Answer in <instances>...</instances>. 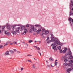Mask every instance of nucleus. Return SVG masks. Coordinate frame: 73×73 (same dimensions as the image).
Instances as JSON below:
<instances>
[{
    "instance_id": "f257e3e1",
    "label": "nucleus",
    "mask_w": 73,
    "mask_h": 73,
    "mask_svg": "<svg viewBox=\"0 0 73 73\" xmlns=\"http://www.w3.org/2000/svg\"><path fill=\"white\" fill-rule=\"evenodd\" d=\"M51 40L52 41H54V42L56 44H56H57V45H60V43L57 40L54 39V37H51Z\"/></svg>"
},
{
    "instance_id": "f03ea898",
    "label": "nucleus",
    "mask_w": 73,
    "mask_h": 73,
    "mask_svg": "<svg viewBox=\"0 0 73 73\" xmlns=\"http://www.w3.org/2000/svg\"><path fill=\"white\" fill-rule=\"evenodd\" d=\"M69 61L70 63L68 64V66H71V67H72L73 66V64H72V63L73 62V60H71Z\"/></svg>"
},
{
    "instance_id": "7ed1b4c3",
    "label": "nucleus",
    "mask_w": 73,
    "mask_h": 73,
    "mask_svg": "<svg viewBox=\"0 0 73 73\" xmlns=\"http://www.w3.org/2000/svg\"><path fill=\"white\" fill-rule=\"evenodd\" d=\"M70 9H71V8H72L73 7V3H70Z\"/></svg>"
},
{
    "instance_id": "20e7f679",
    "label": "nucleus",
    "mask_w": 73,
    "mask_h": 73,
    "mask_svg": "<svg viewBox=\"0 0 73 73\" xmlns=\"http://www.w3.org/2000/svg\"><path fill=\"white\" fill-rule=\"evenodd\" d=\"M20 27H18L17 28H16V31L18 33L19 32V29H20Z\"/></svg>"
},
{
    "instance_id": "39448f33",
    "label": "nucleus",
    "mask_w": 73,
    "mask_h": 73,
    "mask_svg": "<svg viewBox=\"0 0 73 73\" xmlns=\"http://www.w3.org/2000/svg\"><path fill=\"white\" fill-rule=\"evenodd\" d=\"M25 31L23 33V34L24 35H25L26 34V33L27 32L28 30H27V29H25Z\"/></svg>"
},
{
    "instance_id": "423d86ee",
    "label": "nucleus",
    "mask_w": 73,
    "mask_h": 73,
    "mask_svg": "<svg viewBox=\"0 0 73 73\" xmlns=\"http://www.w3.org/2000/svg\"><path fill=\"white\" fill-rule=\"evenodd\" d=\"M71 70H73V68L71 69V68H70L67 70V72H70Z\"/></svg>"
},
{
    "instance_id": "0eeeda50",
    "label": "nucleus",
    "mask_w": 73,
    "mask_h": 73,
    "mask_svg": "<svg viewBox=\"0 0 73 73\" xmlns=\"http://www.w3.org/2000/svg\"><path fill=\"white\" fill-rule=\"evenodd\" d=\"M5 56H7V55H9V51H7L5 54Z\"/></svg>"
},
{
    "instance_id": "6e6552de",
    "label": "nucleus",
    "mask_w": 73,
    "mask_h": 73,
    "mask_svg": "<svg viewBox=\"0 0 73 73\" xmlns=\"http://www.w3.org/2000/svg\"><path fill=\"white\" fill-rule=\"evenodd\" d=\"M48 33H49V31H48L46 30L45 31V32L44 33V34L45 35H48Z\"/></svg>"
},
{
    "instance_id": "1a4fd4ad",
    "label": "nucleus",
    "mask_w": 73,
    "mask_h": 73,
    "mask_svg": "<svg viewBox=\"0 0 73 73\" xmlns=\"http://www.w3.org/2000/svg\"><path fill=\"white\" fill-rule=\"evenodd\" d=\"M35 26L36 27H40V28H41V26L40 25H35Z\"/></svg>"
},
{
    "instance_id": "9d476101",
    "label": "nucleus",
    "mask_w": 73,
    "mask_h": 73,
    "mask_svg": "<svg viewBox=\"0 0 73 73\" xmlns=\"http://www.w3.org/2000/svg\"><path fill=\"white\" fill-rule=\"evenodd\" d=\"M67 54L68 55H71V54H72V52L71 51H69L67 53Z\"/></svg>"
},
{
    "instance_id": "9b49d317",
    "label": "nucleus",
    "mask_w": 73,
    "mask_h": 73,
    "mask_svg": "<svg viewBox=\"0 0 73 73\" xmlns=\"http://www.w3.org/2000/svg\"><path fill=\"white\" fill-rule=\"evenodd\" d=\"M11 33L13 35H16V32L15 31H11Z\"/></svg>"
},
{
    "instance_id": "f8f14e48",
    "label": "nucleus",
    "mask_w": 73,
    "mask_h": 73,
    "mask_svg": "<svg viewBox=\"0 0 73 73\" xmlns=\"http://www.w3.org/2000/svg\"><path fill=\"white\" fill-rule=\"evenodd\" d=\"M25 28V26H21V29H24Z\"/></svg>"
},
{
    "instance_id": "ddd939ff",
    "label": "nucleus",
    "mask_w": 73,
    "mask_h": 73,
    "mask_svg": "<svg viewBox=\"0 0 73 73\" xmlns=\"http://www.w3.org/2000/svg\"><path fill=\"white\" fill-rule=\"evenodd\" d=\"M17 26V25H14L13 26H12V29H13H13H14L15 28V27H16Z\"/></svg>"
},
{
    "instance_id": "4468645a",
    "label": "nucleus",
    "mask_w": 73,
    "mask_h": 73,
    "mask_svg": "<svg viewBox=\"0 0 73 73\" xmlns=\"http://www.w3.org/2000/svg\"><path fill=\"white\" fill-rule=\"evenodd\" d=\"M73 15V12L71 11L70 12V16L71 15Z\"/></svg>"
},
{
    "instance_id": "2eb2a0df",
    "label": "nucleus",
    "mask_w": 73,
    "mask_h": 73,
    "mask_svg": "<svg viewBox=\"0 0 73 73\" xmlns=\"http://www.w3.org/2000/svg\"><path fill=\"white\" fill-rule=\"evenodd\" d=\"M9 52H10L12 54L13 53H14V51H12V50H9Z\"/></svg>"
},
{
    "instance_id": "dca6fc26",
    "label": "nucleus",
    "mask_w": 73,
    "mask_h": 73,
    "mask_svg": "<svg viewBox=\"0 0 73 73\" xmlns=\"http://www.w3.org/2000/svg\"><path fill=\"white\" fill-rule=\"evenodd\" d=\"M4 48V46L2 45H0V49Z\"/></svg>"
},
{
    "instance_id": "f3484780",
    "label": "nucleus",
    "mask_w": 73,
    "mask_h": 73,
    "mask_svg": "<svg viewBox=\"0 0 73 73\" xmlns=\"http://www.w3.org/2000/svg\"><path fill=\"white\" fill-rule=\"evenodd\" d=\"M9 45V44L8 43V42H6V43H5L4 44V46H5L6 45Z\"/></svg>"
},
{
    "instance_id": "a211bd4d",
    "label": "nucleus",
    "mask_w": 73,
    "mask_h": 73,
    "mask_svg": "<svg viewBox=\"0 0 73 73\" xmlns=\"http://www.w3.org/2000/svg\"><path fill=\"white\" fill-rule=\"evenodd\" d=\"M69 57L70 59H72V58H73V56L72 55H70Z\"/></svg>"
},
{
    "instance_id": "6ab92c4d",
    "label": "nucleus",
    "mask_w": 73,
    "mask_h": 73,
    "mask_svg": "<svg viewBox=\"0 0 73 73\" xmlns=\"http://www.w3.org/2000/svg\"><path fill=\"white\" fill-rule=\"evenodd\" d=\"M33 30L34 32H36L37 31V29L36 28H34Z\"/></svg>"
},
{
    "instance_id": "aec40b11",
    "label": "nucleus",
    "mask_w": 73,
    "mask_h": 73,
    "mask_svg": "<svg viewBox=\"0 0 73 73\" xmlns=\"http://www.w3.org/2000/svg\"><path fill=\"white\" fill-rule=\"evenodd\" d=\"M52 46V49H54V50H55V49H56V46Z\"/></svg>"
},
{
    "instance_id": "412c9836",
    "label": "nucleus",
    "mask_w": 73,
    "mask_h": 73,
    "mask_svg": "<svg viewBox=\"0 0 73 73\" xmlns=\"http://www.w3.org/2000/svg\"><path fill=\"white\" fill-rule=\"evenodd\" d=\"M32 66L33 69H35V65H34V64L32 65Z\"/></svg>"
},
{
    "instance_id": "4be33fe9",
    "label": "nucleus",
    "mask_w": 73,
    "mask_h": 73,
    "mask_svg": "<svg viewBox=\"0 0 73 73\" xmlns=\"http://www.w3.org/2000/svg\"><path fill=\"white\" fill-rule=\"evenodd\" d=\"M72 18L71 17H70L68 19V21H72Z\"/></svg>"
},
{
    "instance_id": "5701e85b",
    "label": "nucleus",
    "mask_w": 73,
    "mask_h": 73,
    "mask_svg": "<svg viewBox=\"0 0 73 73\" xmlns=\"http://www.w3.org/2000/svg\"><path fill=\"white\" fill-rule=\"evenodd\" d=\"M55 45V43H53L52 44L51 46H54Z\"/></svg>"
},
{
    "instance_id": "b1692460",
    "label": "nucleus",
    "mask_w": 73,
    "mask_h": 73,
    "mask_svg": "<svg viewBox=\"0 0 73 73\" xmlns=\"http://www.w3.org/2000/svg\"><path fill=\"white\" fill-rule=\"evenodd\" d=\"M46 31H45V29H42V32H45Z\"/></svg>"
},
{
    "instance_id": "393cba45",
    "label": "nucleus",
    "mask_w": 73,
    "mask_h": 73,
    "mask_svg": "<svg viewBox=\"0 0 73 73\" xmlns=\"http://www.w3.org/2000/svg\"><path fill=\"white\" fill-rule=\"evenodd\" d=\"M67 65H68V64H67L66 63H64L63 64L64 66H66Z\"/></svg>"
},
{
    "instance_id": "a878e982",
    "label": "nucleus",
    "mask_w": 73,
    "mask_h": 73,
    "mask_svg": "<svg viewBox=\"0 0 73 73\" xmlns=\"http://www.w3.org/2000/svg\"><path fill=\"white\" fill-rule=\"evenodd\" d=\"M44 35V33H40V36H42Z\"/></svg>"
},
{
    "instance_id": "bb28decb",
    "label": "nucleus",
    "mask_w": 73,
    "mask_h": 73,
    "mask_svg": "<svg viewBox=\"0 0 73 73\" xmlns=\"http://www.w3.org/2000/svg\"><path fill=\"white\" fill-rule=\"evenodd\" d=\"M31 28L32 29H33V30L34 29V26H31Z\"/></svg>"
},
{
    "instance_id": "cd10ccee",
    "label": "nucleus",
    "mask_w": 73,
    "mask_h": 73,
    "mask_svg": "<svg viewBox=\"0 0 73 73\" xmlns=\"http://www.w3.org/2000/svg\"><path fill=\"white\" fill-rule=\"evenodd\" d=\"M7 29H10L9 26V25L7 26Z\"/></svg>"
},
{
    "instance_id": "c85d7f7f",
    "label": "nucleus",
    "mask_w": 73,
    "mask_h": 73,
    "mask_svg": "<svg viewBox=\"0 0 73 73\" xmlns=\"http://www.w3.org/2000/svg\"><path fill=\"white\" fill-rule=\"evenodd\" d=\"M5 28V26H3L2 27V29H4V28Z\"/></svg>"
},
{
    "instance_id": "c756f323",
    "label": "nucleus",
    "mask_w": 73,
    "mask_h": 73,
    "mask_svg": "<svg viewBox=\"0 0 73 73\" xmlns=\"http://www.w3.org/2000/svg\"><path fill=\"white\" fill-rule=\"evenodd\" d=\"M49 60H50V61H53L52 58H49Z\"/></svg>"
},
{
    "instance_id": "7c9ffc66",
    "label": "nucleus",
    "mask_w": 73,
    "mask_h": 73,
    "mask_svg": "<svg viewBox=\"0 0 73 73\" xmlns=\"http://www.w3.org/2000/svg\"><path fill=\"white\" fill-rule=\"evenodd\" d=\"M62 53H66V51L65 50H63L62 51Z\"/></svg>"
},
{
    "instance_id": "2f4dec72",
    "label": "nucleus",
    "mask_w": 73,
    "mask_h": 73,
    "mask_svg": "<svg viewBox=\"0 0 73 73\" xmlns=\"http://www.w3.org/2000/svg\"><path fill=\"white\" fill-rule=\"evenodd\" d=\"M58 49H59V50H60V49H61V46H59L58 47Z\"/></svg>"
},
{
    "instance_id": "473e14b6",
    "label": "nucleus",
    "mask_w": 73,
    "mask_h": 73,
    "mask_svg": "<svg viewBox=\"0 0 73 73\" xmlns=\"http://www.w3.org/2000/svg\"><path fill=\"white\" fill-rule=\"evenodd\" d=\"M64 61L65 62H67V61H68V59H65L64 60Z\"/></svg>"
},
{
    "instance_id": "72a5a7b5",
    "label": "nucleus",
    "mask_w": 73,
    "mask_h": 73,
    "mask_svg": "<svg viewBox=\"0 0 73 73\" xmlns=\"http://www.w3.org/2000/svg\"><path fill=\"white\" fill-rule=\"evenodd\" d=\"M57 64H58V62H55V66H56V65H57Z\"/></svg>"
},
{
    "instance_id": "f704fd0d",
    "label": "nucleus",
    "mask_w": 73,
    "mask_h": 73,
    "mask_svg": "<svg viewBox=\"0 0 73 73\" xmlns=\"http://www.w3.org/2000/svg\"><path fill=\"white\" fill-rule=\"evenodd\" d=\"M26 27L27 28H29V25H26Z\"/></svg>"
},
{
    "instance_id": "c9c22d12",
    "label": "nucleus",
    "mask_w": 73,
    "mask_h": 73,
    "mask_svg": "<svg viewBox=\"0 0 73 73\" xmlns=\"http://www.w3.org/2000/svg\"><path fill=\"white\" fill-rule=\"evenodd\" d=\"M32 42V40H30L29 41V43H31Z\"/></svg>"
},
{
    "instance_id": "e433bc0d",
    "label": "nucleus",
    "mask_w": 73,
    "mask_h": 73,
    "mask_svg": "<svg viewBox=\"0 0 73 73\" xmlns=\"http://www.w3.org/2000/svg\"><path fill=\"white\" fill-rule=\"evenodd\" d=\"M7 31H6L5 32V34H6V35H9V34H8V33H7Z\"/></svg>"
},
{
    "instance_id": "4c0bfd02",
    "label": "nucleus",
    "mask_w": 73,
    "mask_h": 73,
    "mask_svg": "<svg viewBox=\"0 0 73 73\" xmlns=\"http://www.w3.org/2000/svg\"><path fill=\"white\" fill-rule=\"evenodd\" d=\"M52 40H48V42H47V43H49V42H51Z\"/></svg>"
},
{
    "instance_id": "58836bf2",
    "label": "nucleus",
    "mask_w": 73,
    "mask_h": 73,
    "mask_svg": "<svg viewBox=\"0 0 73 73\" xmlns=\"http://www.w3.org/2000/svg\"><path fill=\"white\" fill-rule=\"evenodd\" d=\"M37 49L38 50H40V48H39L38 47H37Z\"/></svg>"
},
{
    "instance_id": "ea45409f",
    "label": "nucleus",
    "mask_w": 73,
    "mask_h": 73,
    "mask_svg": "<svg viewBox=\"0 0 73 73\" xmlns=\"http://www.w3.org/2000/svg\"><path fill=\"white\" fill-rule=\"evenodd\" d=\"M32 30H30L29 31L30 33H32Z\"/></svg>"
},
{
    "instance_id": "a19ab883",
    "label": "nucleus",
    "mask_w": 73,
    "mask_h": 73,
    "mask_svg": "<svg viewBox=\"0 0 73 73\" xmlns=\"http://www.w3.org/2000/svg\"><path fill=\"white\" fill-rule=\"evenodd\" d=\"M62 50H60V53H62Z\"/></svg>"
},
{
    "instance_id": "79ce46f5",
    "label": "nucleus",
    "mask_w": 73,
    "mask_h": 73,
    "mask_svg": "<svg viewBox=\"0 0 73 73\" xmlns=\"http://www.w3.org/2000/svg\"><path fill=\"white\" fill-rule=\"evenodd\" d=\"M70 3H73V0H71Z\"/></svg>"
},
{
    "instance_id": "37998d69",
    "label": "nucleus",
    "mask_w": 73,
    "mask_h": 73,
    "mask_svg": "<svg viewBox=\"0 0 73 73\" xmlns=\"http://www.w3.org/2000/svg\"><path fill=\"white\" fill-rule=\"evenodd\" d=\"M38 31H39V32H41V30L40 29H38Z\"/></svg>"
},
{
    "instance_id": "c03bdc74",
    "label": "nucleus",
    "mask_w": 73,
    "mask_h": 73,
    "mask_svg": "<svg viewBox=\"0 0 73 73\" xmlns=\"http://www.w3.org/2000/svg\"><path fill=\"white\" fill-rule=\"evenodd\" d=\"M47 67H48V68H49L50 67V65H47Z\"/></svg>"
},
{
    "instance_id": "a18cd8bd",
    "label": "nucleus",
    "mask_w": 73,
    "mask_h": 73,
    "mask_svg": "<svg viewBox=\"0 0 73 73\" xmlns=\"http://www.w3.org/2000/svg\"><path fill=\"white\" fill-rule=\"evenodd\" d=\"M49 39V37L48 36L47 37V40H48Z\"/></svg>"
},
{
    "instance_id": "49530a36",
    "label": "nucleus",
    "mask_w": 73,
    "mask_h": 73,
    "mask_svg": "<svg viewBox=\"0 0 73 73\" xmlns=\"http://www.w3.org/2000/svg\"><path fill=\"white\" fill-rule=\"evenodd\" d=\"M68 50V49L66 48H64V50H65V51H66V50Z\"/></svg>"
},
{
    "instance_id": "de8ad7c7",
    "label": "nucleus",
    "mask_w": 73,
    "mask_h": 73,
    "mask_svg": "<svg viewBox=\"0 0 73 73\" xmlns=\"http://www.w3.org/2000/svg\"><path fill=\"white\" fill-rule=\"evenodd\" d=\"M32 56V55H31V54H28L27 56Z\"/></svg>"
},
{
    "instance_id": "09e8293b",
    "label": "nucleus",
    "mask_w": 73,
    "mask_h": 73,
    "mask_svg": "<svg viewBox=\"0 0 73 73\" xmlns=\"http://www.w3.org/2000/svg\"><path fill=\"white\" fill-rule=\"evenodd\" d=\"M51 37H53V34H51Z\"/></svg>"
},
{
    "instance_id": "8fccbe9b",
    "label": "nucleus",
    "mask_w": 73,
    "mask_h": 73,
    "mask_svg": "<svg viewBox=\"0 0 73 73\" xmlns=\"http://www.w3.org/2000/svg\"><path fill=\"white\" fill-rule=\"evenodd\" d=\"M23 69H24V68H21V71H22Z\"/></svg>"
},
{
    "instance_id": "3c124183",
    "label": "nucleus",
    "mask_w": 73,
    "mask_h": 73,
    "mask_svg": "<svg viewBox=\"0 0 73 73\" xmlns=\"http://www.w3.org/2000/svg\"><path fill=\"white\" fill-rule=\"evenodd\" d=\"M27 61H29V62H31V60H27Z\"/></svg>"
},
{
    "instance_id": "603ef678",
    "label": "nucleus",
    "mask_w": 73,
    "mask_h": 73,
    "mask_svg": "<svg viewBox=\"0 0 73 73\" xmlns=\"http://www.w3.org/2000/svg\"><path fill=\"white\" fill-rule=\"evenodd\" d=\"M15 44H17V42H15Z\"/></svg>"
},
{
    "instance_id": "864d4df0",
    "label": "nucleus",
    "mask_w": 73,
    "mask_h": 73,
    "mask_svg": "<svg viewBox=\"0 0 73 73\" xmlns=\"http://www.w3.org/2000/svg\"><path fill=\"white\" fill-rule=\"evenodd\" d=\"M36 32H37V33H39V31L38 30V31H36Z\"/></svg>"
},
{
    "instance_id": "5fc2aeb1",
    "label": "nucleus",
    "mask_w": 73,
    "mask_h": 73,
    "mask_svg": "<svg viewBox=\"0 0 73 73\" xmlns=\"http://www.w3.org/2000/svg\"><path fill=\"white\" fill-rule=\"evenodd\" d=\"M14 51H15V52H16V49H14Z\"/></svg>"
},
{
    "instance_id": "6e6d98bb",
    "label": "nucleus",
    "mask_w": 73,
    "mask_h": 73,
    "mask_svg": "<svg viewBox=\"0 0 73 73\" xmlns=\"http://www.w3.org/2000/svg\"><path fill=\"white\" fill-rule=\"evenodd\" d=\"M17 53H20V52L19 51H18Z\"/></svg>"
},
{
    "instance_id": "4d7b16f0",
    "label": "nucleus",
    "mask_w": 73,
    "mask_h": 73,
    "mask_svg": "<svg viewBox=\"0 0 73 73\" xmlns=\"http://www.w3.org/2000/svg\"><path fill=\"white\" fill-rule=\"evenodd\" d=\"M25 45H27V46H28V44L27 43H26V44H25Z\"/></svg>"
},
{
    "instance_id": "13d9d810",
    "label": "nucleus",
    "mask_w": 73,
    "mask_h": 73,
    "mask_svg": "<svg viewBox=\"0 0 73 73\" xmlns=\"http://www.w3.org/2000/svg\"><path fill=\"white\" fill-rule=\"evenodd\" d=\"M12 44H13V43H10V45H12Z\"/></svg>"
},
{
    "instance_id": "bf43d9fd",
    "label": "nucleus",
    "mask_w": 73,
    "mask_h": 73,
    "mask_svg": "<svg viewBox=\"0 0 73 73\" xmlns=\"http://www.w3.org/2000/svg\"><path fill=\"white\" fill-rule=\"evenodd\" d=\"M33 35H36V33H33Z\"/></svg>"
},
{
    "instance_id": "052dcab7",
    "label": "nucleus",
    "mask_w": 73,
    "mask_h": 73,
    "mask_svg": "<svg viewBox=\"0 0 73 73\" xmlns=\"http://www.w3.org/2000/svg\"><path fill=\"white\" fill-rule=\"evenodd\" d=\"M7 42H8V43H9V44H11V42H10L9 41Z\"/></svg>"
},
{
    "instance_id": "680f3d73",
    "label": "nucleus",
    "mask_w": 73,
    "mask_h": 73,
    "mask_svg": "<svg viewBox=\"0 0 73 73\" xmlns=\"http://www.w3.org/2000/svg\"><path fill=\"white\" fill-rule=\"evenodd\" d=\"M39 54H40V56H41V53L39 52Z\"/></svg>"
},
{
    "instance_id": "e2e57ef3",
    "label": "nucleus",
    "mask_w": 73,
    "mask_h": 73,
    "mask_svg": "<svg viewBox=\"0 0 73 73\" xmlns=\"http://www.w3.org/2000/svg\"><path fill=\"white\" fill-rule=\"evenodd\" d=\"M70 22V23H72V21H69Z\"/></svg>"
},
{
    "instance_id": "0e129e2a",
    "label": "nucleus",
    "mask_w": 73,
    "mask_h": 73,
    "mask_svg": "<svg viewBox=\"0 0 73 73\" xmlns=\"http://www.w3.org/2000/svg\"><path fill=\"white\" fill-rule=\"evenodd\" d=\"M51 66H52V67H53V66L52 65V64H51L50 65Z\"/></svg>"
},
{
    "instance_id": "69168bd1",
    "label": "nucleus",
    "mask_w": 73,
    "mask_h": 73,
    "mask_svg": "<svg viewBox=\"0 0 73 73\" xmlns=\"http://www.w3.org/2000/svg\"><path fill=\"white\" fill-rule=\"evenodd\" d=\"M46 62H47V63H48V61H47V60L46 61Z\"/></svg>"
},
{
    "instance_id": "338daca9",
    "label": "nucleus",
    "mask_w": 73,
    "mask_h": 73,
    "mask_svg": "<svg viewBox=\"0 0 73 73\" xmlns=\"http://www.w3.org/2000/svg\"><path fill=\"white\" fill-rule=\"evenodd\" d=\"M1 33V31L0 30V33Z\"/></svg>"
},
{
    "instance_id": "774afa93",
    "label": "nucleus",
    "mask_w": 73,
    "mask_h": 73,
    "mask_svg": "<svg viewBox=\"0 0 73 73\" xmlns=\"http://www.w3.org/2000/svg\"><path fill=\"white\" fill-rule=\"evenodd\" d=\"M72 21L73 23V19L72 20Z\"/></svg>"
}]
</instances>
